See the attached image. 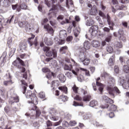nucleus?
Returning a JSON list of instances; mask_svg holds the SVG:
<instances>
[{"label":"nucleus","instance_id":"obj_1","mask_svg":"<svg viewBox=\"0 0 129 129\" xmlns=\"http://www.w3.org/2000/svg\"><path fill=\"white\" fill-rule=\"evenodd\" d=\"M26 98L28 99V103H32L30 106L31 110H36V116L31 117L32 119H35L37 117H39L41 115V111L40 110L37 109V106L36 105L38 104V99L36 95L32 94V92L30 91H28L26 95Z\"/></svg>","mask_w":129,"mask_h":129},{"label":"nucleus","instance_id":"obj_2","mask_svg":"<svg viewBox=\"0 0 129 129\" xmlns=\"http://www.w3.org/2000/svg\"><path fill=\"white\" fill-rule=\"evenodd\" d=\"M42 49L47 57H52L53 56L52 58L57 57V51L55 50H50V48L48 46H44Z\"/></svg>","mask_w":129,"mask_h":129},{"label":"nucleus","instance_id":"obj_3","mask_svg":"<svg viewBox=\"0 0 129 129\" xmlns=\"http://www.w3.org/2000/svg\"><path fill=\"white\" fill-rule=\"evenodd\" d=\"M107 90L109 93V94L110 95H111L112 96H114V92H116V93H118V94H119L120 93V90L117 88V87H115L114 88H112L111 86H108L107 87Z\"/></svg>","mask_w":129,"mask_h":129},{"label":"nucleus","instance_id":"obj_4","mask_svg":"<svg viewBox=\"0 0 129 129\" xmlns=\"http://www.w3.org/2000/svg\"><path fill=\"white\" fill-rule=\"evenodd\" d=\"M49 113L51 114L50 116V119H51V120H58V116H55L58 114V111L57 110L55 109L54 108L50 109Z\"/></svg>","mask_w":129,"mask_h":129},{"label":"nucleus","instance_id":"obj_5","mask_svg":"<svg viewBox=\"0 0 129 129\" xmlns=\"http://www.w3.org/2000/svg\"><path fill=\"white\" fill-rule=\"evenodd\" d=\"M97 31H98V26L97 25H93L91 27L89 30V33L91 34V37H95L97 34Z\"/></svg>","mask_w":129,"mask_h":129},{"label":"nucleus","instance_id":"obj_6","mask_svg":"<svg viewBox=\"0 0 129 129\" xmlns=\"http://www.w3.org/2000/svg\"><path fill=\"white\" fill-rule=\"evenodd\" d=\"M13 10H17V12H20L21 10H27L28 9V6L26 5L24 3L22 4L20 6L18 5H12Z\"/></svg>","mask_w":129,"mask_h":129},{"label":"nucleus","instance_id":"obj_7","mask_svg":"<svg viewBox=\"0 0 129 129\" xmlns=\"http://www.w3.org/2000/svg\"><path fill=\"white\" fill-rule=\"evenodd\" d=\"M13 64L14 65V66H16L19 68V69H21L22 68V67H21L20 65H22V66H25V63H24V61L23 60L21 59L20 57H17V60L14 61L13 62Z\"/></svg>","mask_w":129,"mask_h":129},{"label":"nucleus","instance_id":"obj_8","mask_svg":"<svg viewBox=\"0 0 129 129\" xmlns=\"http://www.w3.org/2000/svg\"><path fill=\"white\" fill-rule=\"evenodd\" d=\"M102 77H104L106 80H108L109 82H110V84H111V83H113V84H114V78L110 76V75L109 74L103 73L102 75Z\"/></svg>","mask_w":129,"mask_h":129},{"label":"nucleus","instance_id":"obj_9","mask_svg":"<svg viewBox=\"0 0 129 129\" xmlns=\"http://www.w3.org/2000/svg\"><path fill=\"white\" fill-rule=\"evenodd\" d=\"M87 6L88 8H92L90 11V15L92 16H95L97 14V9H96V6H93L92 7V5L88 3L87 4Z\"/></svg>","mask_w":129,"mask_h":129},{"label":"nucleus","instance_id":"obj_10","mask_svg":"<svg viewBox=\"0 0 129 129\" xmlns=\"http://www.w3.org/2000/svg\"><path fill=\"white\" fill-rule=\"evenodd\" d=\"M18 25L20 28H25V30L26 31H30V30H31V28H30V25H29L28 22H19L18 23Z\"/></svg>","mask_w":129,"mask_h":129},{"label":"nucleus","instance_id":"obj_11","mask_svg":"<svg viewBox=\"0 0 129 129\" xmlns=\"http://www.w3.org/2000/svg\"><path fill=\"white\" fill-rule=\"evenodd\" d=\"M102 108H108L109 110L112 111H115L116 110V106L115 105H111L110 106L108 104H106L105 106H102Z\"/></svg>","mask_w":129,"mask_h":129},{"label":"nucleus","instance_id":"obj_12","mask_svg":"<svg viewBox=\"0 0 129 129\" xmlns=\"http://www.w3.org/2000/svg\"><path fill=\"white\" fill-rule=\"evenodd\" d=\"M9 104L13 105L14 103H17V102H19V97H11L9 101Z\"/></svg>","mask_w":129,"mask_h":129},{"label":"nucleus","instance_id":"obj_13","mask_svg":"<svg viewBox=\"0 0 129 129\" xmlns=\"http://www.w3.org/2000/svg\"><path fill=\"white\" fill-rule=\"evenodd\" d=\"M118 38H119V40L123 41V42L126 41V39L123 36V31H122V29H119L118 31Z\"/></svg>","mask_w":129,"mask_h":129},{"label":"nucleus","instance_id":"obj_14","mask_svg":"<svg viewBox=\"0 0 129 129\" xmlns=\"http://www.w3.org/2000/svg\"><path fill=\"white\" fill-rule=\"evenodd\" d=\"M44 28L46 31L50 34L51 35L53 34L54 33V30H53V28L49 24H45L44 26Z\"/></svg>","mask_w":129,"mask_h":129},{"label":"nucleus","instance_id":"obj_15","mask_svg":"<svg viewBox=\"0 0 129 129\" xmlns=\"http://www.w3.org/2000/svg\"><path fill=\"white\" fill-rule=\"evenodd\" d=\"M100 79L99 77L96 79V85L99 87V91H100L101 94H102V91L103 90V85L98 82Z\"/></svg>","mask_w":129,"mask_h":129},{"label":"nucleus","instance_id":"obj_16","mask_svg":"<svg viewBox=\"0 0 129 129\" xmlns=\"http://www.w3.org/2000/svg\"><path fill=\"white\" fill-rule=\"evenodd\" d=\"M114 60H115V55L113 54L109 59V61H108L109 66H113V65H114Z\"/></svg>","mask_w":129,"mask_h":129},{"label":"nucleus","instance_id":"obj_17","mask_svg":"<svg viewBox=\"0 0 129 129\" xmlns=\"http://www.w3.org/2000/svg\"><path fill=\"white\" fill-rule=\"evenodd\" d=\"M79 115H83V117L85 120H86V119H89V118H90V115L89 113H84V112H80L79 113Z\"/></svg>","mask_w":129,"mask_h":129},{"label":"nucleus","instance_id":"obj_18","mask_svg":"<svg viewBox=\"0 0 129 129\" xmlns=\"http://www.w3.org/2000/svg\"><path fill=\"white\" fill-rule=\"evenodd\" d=\"M44 42L46 45L47 46H52L53 45V41L51 39H48L47 38L45 37L44 39Z\"/></svg>","mask_w":129,"mask_h":129},{"label":"nucleus","instance_id":"obj_19","mask_svg":"<svg viewBox=\"0 0 129 129\" xmlns=\"http://www.w3.org/2000/svg\"><path fill=\"white\" fill-rule=\"evenodd\" d=\"M83 46L85 50H89L90 49V42L88 40L85 41L83 43Z\"/></svg>","mask_w":129,"mask_h":129},{"label":"nucleus","instance_id":"obj_20","mask_svg":"<svg viewBox=\"0 0 129 129\" xmlns=\"http://www.w3.org/2000/svg\"><path fill=\"white\" fill-rule=\"evenodd\" d=\"M91 44L94 48H98L100 46L99 41L98 40H93L91 42Z\"/></svg>","mask_w":129,"mask_h":129},{"label":"nucleus","instance_id":"obj_21","mask_svg":"<svg viewBox=\"0 0 129 129\" xmlns=\"http://www.w3.org/2000/svg\"><path fill=\"white\" fill-rule=\"evenodd\" d=\"M59 37L60 39H64L67 37V32L65 30H61L59 32Z\"/></svg>","mask_w":129,"mask_h":129},{"label":"nucleus","instance_id":"obj_22","mask_svg":"<svg viewBox=\"0 0 129 129\" xmlns=\"http://www.w3.org/2000/svg\"><path fill=\"white\" fill-rule=\"evenodd\" d=\"M103 99L107 103H109L110 104H112V103H113V100L106 96H103Z\"/></svg>","mask_w":129,"mask_h":129},{"label":"nucleus","instance_id":"obj_23","mask_svg":"<svg viewBox=\"0 0 129 129\" xmlns=\"http://www.w3.org/2000/svg\"><path fill=\"white\" fill-rule=\"evenodd\" d=\"M57 78L60 80L62 83H64L66 81V77L64 75L61 74L57 76Z\"/></svg>","mask_w":129,"mask_h":129},{"label":"nucleus","instance_id":"obj_24","mask_svg":"<svg viewBox=\"0 0 129 129\" xmlns=\"http://www.w3.org/2000/svg\"><path fill=\"white\" fill-rule=\"evenodd\" d=\"M66 5L69 9L74 7L73 1H72V0H66Z\"/></svg>","mask_w":129,"mask_h":129},{"label":"nucleus","instance_id":"obj_25","mask_svg":"<svg viewBox=\"0 0 129 129\" xmlns=\"http://www.w3.org/2000/svg\"><path fill=\"white\" fill-rule=\"evenodd\" d=\"M59 90H60L61 92H64L66 94H67V92H68V88L66 86H61L58 87Z\"/></svg>","mask_w":129,"mask_h":129},{"label":"nucleus","instance_id":"obj_26","mask_svg":"<svg viewBox=\"0 0 129 129\" xmlns=\"http://www.w3.org/2000/svg\"><path fill=\"white\" fill-rule=\"evenodd\" d=\"M59 86V81L57 80L53 81L51 83V87L53 88V89L56 88Z\"/></svg>","mask_w":129,"mask_h":129},{"label":"nucleus","instance_id":"obj_27","mask_svg":"<svg viewBox=\"0 0 129 129\" xmlns=\"http://www.w3.org/2000/svg\"><path fill=\"white\" fill-rule=\"evenodd\" d=\"M67 50H68V47H67V46H62V47L60 48L59 52L61 54H66V51H67Z\"/></svg>","mask_w":129,"mask_h":129},{"label":"nucleus","instance_id":"obj_28","mask_svg":"<svg viewBox=\"0 0 129 129\" xmlns=\"http://www.w3.org/2000/svg\"><path fill=\"white\" fill-rule=\"evenodd\" d=\"M81 68H76L75 69L72 71L73 74H74L75 76H78L79 74V71Z\"/></svg>","mask_w":129,"mask_h":129},{"label":"nucleus","instance_id":"obj_29","mask_svg":"<svg viewBox=\"0 0 129 129\" xmlns=\"http://www.w3.org/2000/svg\"><path fill=\"white\" fill-rule=\"evenodd\" d=\"M89 105L91 107H94V106H97L98 105V102H97V101L93 100L90 102Z\"/></svg>","mask_w":129,"mask_h":129},{"label":"nucleus","instance_id":"obj_30","mask_svg":"<svg viewBox=\"0 0 129 129\" xmlns=\"http://www.w3.org/2000/svg\"><path fill=\"white\" fill-rule=\"evenodd\" d=\"M79 59L80 61H83V59H85V55L84 54V51L80 50V54L79 55Z\"/></svg>","mask_w":129,"mask_h":129},{"label":"nucleus","instance_id":"obj_31","mask_svg":"<svg viewBox=\"0 0 129 129\" xmlns=\"http://www.w3.org/2000/svg\"><path fill=\"white\" fill-rule=\"evenodd\" d=\"M22 85H24L25 86L24 87V91H23V94H25V92H26V90H27V87L26 86H28V84L27 83H26V81H25V80H22L20 81Z\"/></svg>","mask_w":129,"mask_h":129},{"label":"nucleus","instance_id":"obj_32","mask_svg":"<svg viewBox=\"0 0 129 129\" xmlns=\"http://www.w3.org/2000/svg\"><path fill=\"white\" fill-rule=\"evenodd\" d=\"M75 27H76V22L73 21L72 24L70 25L68 28V33H71V29H72L73 27L75 28Z\"/></svg>","mask_w":129,"mask_h":129},{"label":"nucleus","instance_id":"obj_33","mask_svg":"<svg viewBox=\"0 0 129 129\" xmlns=\"http://www.w3.org/2000/svg\"><path fill=\"white\" fill-rule=\"evenodd\" d=\"M19 48L20 50H26V48H27V43L25 42L20 43Z\"/></svg>","mask_w":129,"mask_h":129},{"label":"nucleus","instance_id":"obj_34","mask_svg":"<svg viewBox=\"0 0 129 129\" xmlns=\"http://www.w3.org/2000/svg\"><path fill=\"white\" fill-rule=\"evenodd\" d=\"M0 6L5 7V8H8V7H9V4L7 3V1L6 0H0Z\"/></svg>","mask_w":129,"mask_h":129},{"label":"nucleus","instance_id":"obj_35","mask_svg":"<svg viewBox=\"0 0 129 129\" xmlns=\"http://www.w3.org/2000/svg\"><path fill=\"white\" fill-rule=\"evenodd\" d=\"M81 62H82L85 66H87L89 64V63H90V59L88 58H85L83 61H81Z\"/></svg>","mask_w":129,"mask_h":129},{"label":"nucleus","instance_id":"obj_36","mask_svg":"<svg viewBox=\"0 0 129 129\" xmlns=\"http://www.w3.org/2000/svg\"><path fill=\"white\" fill-rule=\"evenodd\" d=\"M21 71L22 73H24L23 74V78H25V79H27L28 78V76L27 75V73H25V71H26V69L24 67H22Z\"/></svg>","mask_w":129,"mask_h":129},{"label":"nucleus","instance_id":"obj_37","mask_svg":"<svg viewBox=\"0 0 129 129\" xmlns=\"http://www.w3.org/2000/svg\"><path fill=\"white\" fill-rule=\"evenodd\" d=\"M94 24V21L92 19H89L86 22V25L90 27V26H92Z\"/></svg>","mask_w":129,"mask_h":129},{"label":"nucleus","instance_id":"obj_38","mask_svg":"<svg viewBox=\"0 0 129 129\" xmlns=\"http://www.w3.org/2000/svg\"><path fill=\"white\" fill-rule=\"evenodd\" d=\"M112 2L113 5H115V7H116L117 10H122L121 8L118 6V2H117V0H112Z\"/></svg>","mask_w":129,"mask_h":129},{"label":"nucleus","instance_id":"obj_39","mask_svg":"<svg viewBox=\"0 0 129 129\" xmlns=\"http://www.w3.org/2000/svg\"><path fill=\"white\" fill-rule=\"evenodd\" d=\"M80 70L85 72L86 76H88L89 77H90L91 76H90V73L89 72V71H88V70H87L85 69H83L82 68H80Z\"/></svg>","mask_w":129,"mask_h":129},{"label":"nucleus","instance_id":"obj_40","mask_svg":"<svg viewBox=\"0 0 129 129\" xmlns=\"http://www.w3.org/2000/svg\"><path fill=\"white\" fill-rule=\"evenodd\" d=\"M106 50L107 52H108L110 54H111V53H112V52H113V48H112V47L109 45L106 47Z\"/></svg>","mask_w":129,"mask_h":129},{"label":"nucleus","instance_id":"obj_41","mask_svg":"<svg viewBox=\"0 0 129 129\" xmlns=\"http://www.w3.org/2000/svg\"><path fill=\"white\" fill-rule=\"evenodd\" d=\"M90 98H91V96L90 95L85 96L83 98V101H90Z\"/></svg>","mask_w":129,"mask_h":129},{"label":"nucleus","instance_id":"obj_42","mask_svg":"<svg viewBox=\"0 0 129 129\" xmlns=\"http://www.w3.org/2000/svg\"><path fill=\"white\" fill-rule=\"evenodd\" d=\"M105 40L106 42H107V43H109V42L111 41V34L107 35L105 38Z\"/></svg>","mask_w":129,"mask_h":129},{"label":"nucleus","instance_id":"obj_43","mask_svg":"<svg viewBox=\"0 0 129 129\" xmlns=\"http://www.w3.org/2000/svg\"><path fill=\"white\" fill-rule=\"evenodd\" d=\"M123 71L124 73H128L129 72V67L127 65H124L123 67Z\"/></svg>","mask_w":129,"mask_h":129},{"label":"nucleus","instance_id":"obj_44","mask_svg":"<svg viewBox=\"0 0 129 129\" xmlns=\"http://www.w3.org/2000/svg\"><path fill=\"white\" fill-rule=\"evenodd\" d=\"M60 99H61V101H63V102H65V101H67L68 100V98L66 96L61 95L59 97Z\"/></svg>","mask_w":129,"mask_h":129},{"label":"nucleus","instance_id":"obj_45","mask_svg":"<svg viewBox=\"0 0 129 129\" xmlns=\"http://www.w3.org/2000/svg\"><path fill=\"white\" fill-rule=\"evenodd\" d=\"M114 47L115 48H122V44H121V43L119 42H116L114 44Z\"/></svg>","mask_w":129,"mask_h":129},{"label":"nucleus","instance_id":"obj_46","mask_svg":"<svg viewBox=\"0 0 129 129\" xmlns=\"http://www.w3.org/2000/svg\"><path fill=\"white\" fill-rule=\"evenodd\" d=\"M64 68V70H68L69 71H71V70L72 69V65L71 64L70 66H68V64H65Z\"/></svg>","mask_w":129,"mask_h":129},{"label":"nucleus","instance_id":"obj_47","mask_svg":"<svg viewBox=\"0 0 129 129\" xmlns=\"http://www.w3.org/2000/svg\"><path fill=\"white\" fill-rule=\"evenodd\" d=\"M119 85H120L121 86H122L123 85V84H124V77H121L119 78Z\"/></svg>","mask_w":129,"mask_h":129},{"label":"nucleus","instance_id":"obj_48","mask_svg":"<svg viewBox=\"0 0 129 129\" xmlns=\"http://www.w3.org/2000/svg\"><path fill=\"white\" fill-rule=\"evenodd\" d=\"M106 19H107V22L108 23V25H109V26H110L111 25V21L110 16H109V15L107 14Z\"/></svg>","mask_w":129,"mask_h":129},{"label":"nucleus","instance_id":"obj_49","mask_svg":"<svg viewBox=\"0 0 129 129\" xmlns=\"http://www.w3.org/2000/svg\"><path fill=\"white\" fill-rule=\"evenodd\" d=\"M34 38H35V35H32L31 37H29L28 38V43H29L30 47L32 46L33 45V42H32L31 41V40H33V39H34Z\"/></svg>","mask_w":129,"mask_h":129},{"label":"nucleus","instance_id":"obj_50","mask_svg":"<svg viewBox=\"0 0 129 129\" xmlns=\"http://www.w3.org/2000/svg\"><path fill=\"white\" fill-rule=\"evenodd\" d=\"M123 86V88L124 89H128L129 88V79L127 81V83H124V84L122 86Z\"/></svg>","mask_w":129,"mask_h":129},{"label":"nucleus","instance_id":"obj_51","mask_svg":"<svg viewBox=\"0 0 129 129\" xmlns=\"http://www.w3.org/2000/svg\"><path fill=\"white\" fill-rule=\"evenodd\" d=\"M39 96L40 98H42V99H44L45 97H46V95H45V93L44 92H40L39 93Z\"/></svg>","mask_w":129,"mask_h":129},{"label":"nucleus","instance_id":"obj_52","mask_svg":"<svg viewBox=\"0 0 129 129\" xmlns=\"http://www.w3.org/2000/svg\"><path fill=\"white\" fill-rule=\"evenodd\" d=\"M77 79L80 82H82L84 81V77H83V75L78 76L77 77Z\"/></svg>","mask_w":129,"mask_h":129},{"label":"nucleus","instance_id":"obj_53","mask_svg":"<svg viewBox=\"0 0 129 129\" xmlns=\"http://www.w3.org/2000/svg\"><path fill=\"white\" fill-rule=\"evenodd\" d=\"M73 105H74V106H82L83 107L84 105H83V103H77L75 101H74V103L73 104Z\"/></svg>","mask_w":129,"mask_h":129},{"label":"nucleus","instance_id":"obj_54","mask_svg":"<svg viewBox=\"0 0 129 129\" xmlns=\"http://www.w3.org/2000/svg\"><path fill=\"white\" fill-rule=\"evenodd\" d=\"M6 22V20H5V18H4V17L3 16L0 15V24L2 25H4V23Z\"/></svg>","mask_w":129,"mask_h":129},{"label":"nucleus","instance_id":"obj_55","mask_svg":"<svg viewBox=\"0 0 129 129\" xmlns=\"http://www.w3.org/2000/svg\"><path fill=\"white\" fill-rule=\"evenodd\" d=\"M11 84H13V82H12V80L5 81L4 83V85L5 86H8V85H11Z\"/></svg>","mask_w":129,"mask_h":129},{"label":"nucleus","instance_id":"obj_56","mask_svg":"<svg viewBox=\"0 0 129 129\" xmlns=\"http://www.w3.org/2000/svg\"><path fill=\"white\" fill-rule=\"evenodd\" d=\"M114 71L115 73L116 74H118L119 73V68H118V66H115L114 68Z\"/></svg>","mask_w":129,"mask_h":129},{"label":"nucleus","instance_id":"obj_57","mask_svg":"<svg viewBox=\"0 0 129 129\" xmlns=\"http://www.w3.org/2000/svg\"><path fill=\"white\" fill-rule=\"evenodd\" d=\"M42 72L43 73H49L50 72V70L48 68H43L42 69Z\"/></svg>","mask_w":129,"mask_h":129},{"label":"nucleus","instance_id":"obj_58","mask_svg":"<svg viewBox=\"0 0 129 129\" xmlns=\"http://www.w3.org/2000/svg\"><path fill=\"white\" fill-rule=\"evenodd\" d=\"M66 75L67 77H68V78H69V79H71L72 78V73L70 72H67L66 73Z\"/></svg>","mask_w":129,"mask_h":129},{"label":"nucleus","instance_id":"obj_59","mask_svg":"<svg viewBox=\"0 0 129 129\" xmlns=\"http://www.w3.org/2000/svg\"><path fill=\"white\" fill-rule=\"evenodd\" d=\"M7 56V53L4 52L2 56L1 57V59H3L2 63H4L5 62V60H6V56Z\"/></svg>","mask_w":129,"mask_h":129},{"label":"nucleus","instance_id":"obj_60","mask_svg":"<svg viewBox=\"0 0 129 129\" xmlns=\"http://www.w3.org/2000/svg\"><path fill=\"white\" fill-rule=\"evenodd\" d=\"M73 90L74 92H75V93H78V87H76V85H74L73 87Z\"/></svg>","mask_w":129,"mask_h":129},{"label":"nucleus","instance_id":"obj_61","mask_svg":"<svg viewBox=\"0 0 129 129\" xmlns=\"http://www.w3.org/2000/svg\"><path fill=\"white\" fill-rule=\"evenodd\" d=\"M51 64H52L54 67H56V66H57V61H56V60L52 59L51 60Z\"/></svg>","mask_w":129,"mask_h":129},{"label":"nucleus","instance_id":"obj_62","mask_svg":"<svg viewBox=\"0 0 129 129\" xmlns=\"http://www.w3.org/2000/svg\"><path fill=\"white\" fill-rule=\"evenodd\" d=\"M103 30L106 33H109V32H110V29L108 27H104V28H103Z\"/></svg>","mask_w":129,"mask_h":129},{"label":"nucleus","instance_id":"obj_63","mask_svg":"<svg viewBox=\"0 0 129 129\" xmlns=\"http://www.w3.org/2000/svg\"><path fill=\"white\" fill-rule=\"evenodd\" d=\"M99 15L100 17H102V18H105V15L104 14V13H103V12H102V11H100L99 12Z\"/></svg>","mask_w":129,"mask_h":129},{"label":"nucleus","instance_id":"obj_64","mask_svg":"<svg viewBox=\"0 0 129 129\" xmlns=\"http://www.w3.org/2000/svg\"><path fill=\"white\" fill-rule=\"evenodd\" d=\"M118 17L121 19V18L124 17V13L122 12H119L118 14Z\"/></svg>","mask_w":129,"mask_h":129}]
</instances>
